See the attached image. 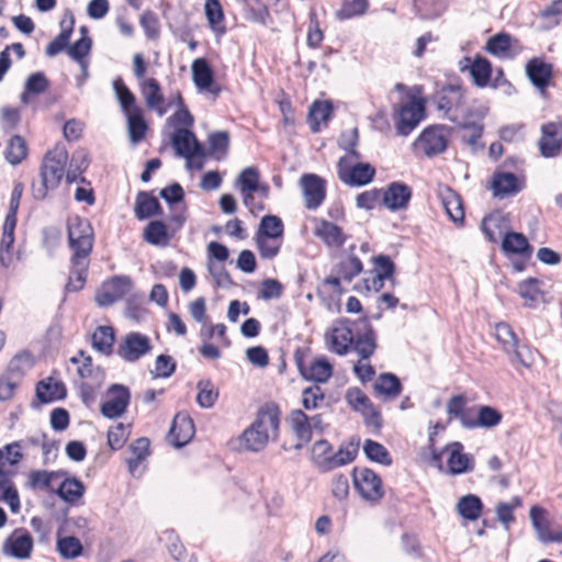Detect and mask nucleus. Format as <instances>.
<instances>
[{"label": "nucleus", "mask_w": 562, "mask_h": 562, "mask_svg": "<svg viewBox=\"0 0 562 562\" xmlns=\"http://www.w3.org/2000/svg\"><path fill=\"white\" fill-rule=\"evenodd\" d=\"M280 408L274 402L265 403L258 411L255 420L247 427L240 441L244 447L252 452L265 449L269 439L276 440L280 427Z\"/></svg>", "instance_id": "obj_1"}, {"label": "nucleus", "mask_w": 562, "mask_h": 562, "mask_svg": "<svg viewBox=\"0 0 562 562\" xmlns=\"http://www.w3.org/2000/svg\"><path fill=\"white\" fill-rule=\"evenodd\" d=\"M67 161L68 153L64 146H56L45 155L40 171L41 180L33 182L31 188L35 200H44L49 190L59 186L63 177L66 176Z\"/></svg>", "instance_id": "obj_2"}, {"label": "nucleus", "mask_w": 562, "mask_h": 562, "mask_svg": "<svg viewBox=\"0 0 562 562\" xmlns=\"http://www.w3.org/2000/svg\"><path fill=\"white\" fill-rule=\"evenodd\" d=\"M67 233L71 258H89L93 249V228L87 218L79 215L69 216Z\"/></svg>", "instance_id": "obj_3"}, {"label": "nucleus", "mask_w": 562, "mask_h": 562, "mask_svg": "<svg viewBox=\"0 0 562 562\" xmlns=\"http://www.w3.org/2000/svg\"><path fill=\"white\" fill-rule=\"evenodd\" d=\"M351 474L355 488L363 499L373 504L382 499L384 496L382 480L373 470L356 467Z\"/></svg>", "instance_id": "obj_4"}, {"label": "nucleus", "mask_w": 562, "mask_h": 562, "mask_svg": "<svg viewBox=\"0 0 562 562\" xmlns=\"http://www.w3.org/2000/svg\"><path fill=\"white\" fill-rule=\"evenodd\" d=\"M355 323L348 318H340L325 333V340L329 351L338 355H347L353 345V331L351 326Z\"/></svg>", "instance_id": "obj_5"}, {"label": "nucleus", "mask_w": 562, "mask_h": 562, "mask_svg": "<svg viewBox=\"0 0 562 562\" xmlns=\"http://www.w3.org/2000/svg\"><path fill=\"white\" fill-rule=\"evenodd\" d=\"M448 128L445 125L436 124L426 127L414 142L416 148L427 157H434L443 153L448 147Z\"/></svg>", "instance_id": "obj_6"}, {"label": "nucleus", "mask_w": 562, "mask_h": 562, "mask_svg": "<svg viewBox=\"0 0 562 562\" xmlns=\"http://www.w3.org/2000/svg\"><path fill=\"white\" fill-rule=\"evenodd\" d=\"M396 111V132L398 135L407 136L419 124L425 116V101L415 97Z\"/></svg>", "instance_id": "obj_7"}, {"label": "nucleus", "mask_w": 562, "mask_h": 562, "mask_svg": "<svg viewBox=\"0 0 562 562\" xmlns=\"http://www.w3.org/2000/svg\"><path fill=\"white\" fill-rule=\"evenodd\" d=\"M338 178L350 187H362L370 183L375 176V168L368 162L348 165V157H340L337 162Z\"/></svg>", "instance_id": "obj_8"}, {"label": "nucleus", "mask_w": 562, "mask_h": 562, "mask_svg": "<svg viewBox=\"0 0 562 562\" xmlns=\"http://www.w3.org/2000/svg\"><path fill=\"white\" fill-rule=\"evenodd\" d=\"M153 346L149 338L138 331H131L125 335L123 341L116 349L117 356L126 362H135L149 353Z\"/></svg>", "instance_id": "obj_9"}, {"label": "nucleus", "mask_w": 562, "mask_h": 562, "mask_svg": "<svg viewBox=\"0 0 562 562\" xmlns=\"http://www.w3.org/2000/svg\"><path fill=\"white\" fill-rule=\"evenodd\" d=\"M307 210L318 209L326 199V181L315 173H304L299 180Z\"/></svg>", "instance_id": "obj_10"}, {"label": "nucleus", "mask_w": 562, "mask_h": 562, "mask_svg": "<svg viewBox=\"0 0 562 562\" xmlns=\"http://www.w3.org/2000/svg\"><path fill=\"white\" fill-rule=\"evenodd\" d=\"M172 147L179 157L186 158L188 161L195 157H204L205 150L198 140L194 133L189 128H178L171 138Z\"/></svg>", "instance_id": "obj_11"}, {"label": "nucleus", "mask_w": 562, "mask_h": 562, "mask_svg": "<svg viewBox=\"0 0 562 562\" xmlns=\"http://www.w3.org/2000/svg\"><path fill=\"white\" fill-rule=\"evenodd\" d=\"M530 520L535 528L538 539L543 543H562V527L557 526L551 529L550 521L547 519V510L539 505L530 508Z\"/></svg>", "instance_id": "obj_12"}, {"label": "nucleus", "mask_w": 562, "mask_h": 562, "mask_svg": "<svg viewBox=\"0 0 562 562\" xmlns=\"http://www.w3.org/2000/svg\"><path fill=\"white\" fill-rule=\"evenodd\" d=\"M108 393L111 397L101 404V414L106 418H116L123 415L128 407L131 393L123 384H112Z\"/></svg>", "instance_id": "obj_13"}, {"label": "nucleus", "mask_w": 562, "mask_h": 562, "mask_svg": "<svg viewBox=\"0 0 562 562\" xmlns=\"http://www.w3.org/2000/svg\"><path fill=\"white\" fill-rule=\"evenodd\" d=\"M463 91L459 85H446L438 90L434 95V102L436 103L437 110L445 113V117L453 123H458L454 116H450L449 112L453 108H458L463 103Z\"/></svg>", "instance_id": "obj_14"}, {"label": "nucleus", "mask_w": 562, "mask_h": 562, "mask_svg": "<svg viewBox=\"0 0 562 562\" xmlns=\"http://www.w3.org/2000/svg\"><path fill=\"white\" fill-rule=\"evenodd\" d=\"M528 79L542 94L550 86L553 77V66L542 58L533 57L525 65Z\"/></svg>", "instance_id": "obj_15"}, {"label": "nucleus", "mask_w": 562, "mask_h": 562, "mask_svg": "<svg viewBox=\"0 0 562 562\" xmlns=\"http://www.w3.org/2000/svg\"><path fill=\"white\" fill-rule=\"evenodd\" d=\"M194 432L193 419L186 413H178L168 432V440L173 447L181 448L191 441Z\"/></svg>", "instance_id": "obj_16"}, {"label": "nucleus", "mask_w": 562, "mask_h": 562, "mask_svg": "<svg viewBox=\"0 0 562 562\" xmlns=\"http://www.w3.org/2000/svg\"><path fill=\"white\" fill-rule=\"evenodd\" d=\"M413 192L404 182H391L383 191V204L392 212L407 209Z\"/></svg>", "instance_id": "obj_17"}, {"label": "nucleus", "mask_w": 562, "mask_h": 562, "mask_svg": "<svg viewBox=\"0 0 562 562\" xmlns=\"http://www.w3.org/2000/svg\"><path fill=\"white\" fill-rule=\"evenodd\" d=\"M2 550L15 559H27L33 550V538L26 530L18 529L7 538Z\"/></svg>", "instance_id": "obj_18"}, {"label": "nucleus", "mask_w": 562, "mask_h": 562, "mask_svg": "<svg viewBox=\"0 0 562 562\" xmlns=\"http://www.w3.org/2000/svg\"><path fill=\"white\" fill-rule=\"evenodd\" d=\"M358 449L359 439L353 440L352 438L347 445H341L336 453L324 458V460L319 462V471L329 472L336 468L351 463L357 457Z\"/></svg>", "instance_id": "obj_19"}, {"label": "nucleus", "mask_w": 562, "mask_h": 562, "mask_svg": "<svg viewBox=\"0 0 562 562\" xmlns=\"http://www.w3.org/2000/svg\"><path fill=\"white\" fill-rule=\"evenodd\" d=\"M288 423L297 439L294 449L300 450L312 440L310 417L297 408L290 412Z\"/></svg>", "instance_id": "obj_20"}, {"label": "nucleus", "mask_w": 562, "mask_h": 562, "mask_svg": "<svg viewBox=\"0 0 562 562\" xmlns=\"http://www.w3.org/2000/svg\"><path fill=\"white\" fill-rule=\"evenodd\" d=\"M522 186L513 172H495L492 179V190L495 198L504 199L516 195Z\"/></svg>", "instance_id": "obj_21"}, {"label": "nucleus", "mask_w": 562, "mask_h": 562, "mask_svg": "<svg viewBox=\"0 0 562 562\" xmlns=\"http://www.w3.org/2000/svg\"><path fill=\"white\" fill-rule=\"evenodd\" d=\"M463 445L459 441L450 442L446 446L449 452L448 468L449 472L453 475L473 471V463L471 458L463 453Z\"/></svg>", "instance_id": "obj_22"}, {"label": "nucleus", "mask_w": 562, "mask_h": 562, "mask_svg": "<svg viewBox=\"0 0 562 562\" xmlns=\"http://www.w3.org/2000/svg\"><path fill=\"white\" fill-rule=\"evenodd\" d=\"M359 323L363 325L364 333L355 335L353 349L361 359H369L376 349L375 331L372 328L368 317H362Z\"/></svg>", "instance_id": "obj_23"}, {"label": "nucleus", "mask_w": 562, "mask_h": 562, "mask_svg": "<svg viewBox=\"0 0 562 562\" xmlns=\"http://www.w3.org/2000/svg\"><path fill=\"white\" fill-rule=\"evenodd\" d=\"M502 250L507 255H518L528 260L532 254V246L521 233H506L502 240Z\"/></svg>", "instance_id": "obj_24"}, {"label": "nucleus", "mask_w": 562, "mask_h": 562, "mask_svg": "<svg viewBox=\"0 0 562 562\" xmlns=\"http://www.w3.org/2000/svg\"><path fill=\"white\" fill-rule=\"evenodd\" d=\"M66 395L67 390L65 384L53 378L42 380L36 385V397L41 403L47 404L54 401L64 400Z\"/></svg>", "instance_id": "obj_25"}, {"label": "nucleus", "mask_w": 562, "mask_h": 562, "mask_svg": "<svg viewBox=\"0 0 562 562\" xmlns=\"http://www.w3.org/2000/svg\"><path fill=\"white\" fill-rule=\"evenodd\" d=\"M542 136L539 140L540 153L543 157H555L562 148V139L558 138V127L554 123L543 124L541 127Z\"/></svg>", "instance_id": "obj_26"}, {"label": "nucleus", "mask_w": 562, "mask_h": 562, "mask_svg": "<svg viewBox=\"0 0 562 562\" xmlns=\"http://www.w3.org/2000/svg\"><path fill=\"white\" fill-rule=\"evenodd\" d=\"M314 234L330 248L342 247L347 239V236L338 225L326 220L321 221L319 225L315 228Z\"/></svg>", "instance_id": "obj_27"}, {"label": "nucleus", "mask_w": 562, "mask_h": 562, "mask_svg": "<svg viewBox=\"0 0 562 562\" xmlns=\"http://www.w3.org/2000/svg\"><path fill=\"white\" fill-rule=\"evenodd\" d=\"M70 362L78 364L77 373L81 380H91L97 384L103 380V370L100 367H93L91 356L83 350H79L78 357H72Z\"/></svg>", "instance_id": "obj_28"}, {"label": "nucleus", "mask_w": 562, "mask_h": 562, "mask_svg": "<svg viewBox=\"0 0 562 562\" xmlns=\"http://www.w3.org/2000/svg\"><path fill=\"white\" fill-rule=\"evenodd\" d=\"M135 216L138 220H146L162 214V207L157 198L146 191H139L135 200Z\"/></svg>", "instance_id": "obj_29"}, {"label": "nucleus", "mask_w": 562, "mask_h": 562, "mask_svg": "<svg viewBox=\"0 0 562 562\" xmlns=\"http://www.w3.org/2000/svg\"><path fill=\"white\" fill-rule=\"evenodd\" d=\"M334 108L330 101H314L308 111V123L313 133L321 131V124L327 123L333 114Z\"/></svg>", "instance_id": "obj_30"}, {"label": "nucleus", "mask_w": 562, "mask_h": 562, "mask_svg": "<svg viewBox=\"0 0 562 562\" xmlns=\"http://www.w3.org/2000/svg\"><path fill=\"white\" fill-rule=\"evenodd\" d=\"M192 77L195 87L201 91L210 90L214 83V71L204 58L192 63Z\"/></svg>", "instance_id": "obj_31"}, {"label": "nucleus", "mask_w": 562, "mask_h": 562, "mask_svg": "<svg viewBox=\"0 0 562 562\" xmlns=\"http://www.w3.org/2000/svg\"><path fill=\"white\" fill-rule=\"evenodd\" d=\"M115 333L112 326H98L91 336L92 347L104 356L113 353Z\"/></svg>", "instance_id": "obj_32"}, {"label": "nucleus", "mask_w": 562, "mask_h": 562, "mask_svg": "<svg viewBox=\"0 0 562 562\" xmlns=\"http://www.w3.org/2000/svg\"><path fill=\"white\" fill-rule=\"evenodd\" d=\"M127 119L128 137L133 145L140 143L146 135L148 125L144 119L142 108H135L131 113L125 114Z\"/></svg>", "instance_id": "obj_33"}, {"label": "nucleus", "mask_w": 562, "mask_h": 562, "mask_svg": "<svg viewBox=\"0 0 562 562\" xmlns=\"http://www.w3.org/2000/svg\"><path fill=\"white\" fill-rule=\"evenodd\" d=\"M71 270L70 277L66 284V290L69 292H77L85 285L89 260L88 258H70Z\"/></svg>", "instance_id": "obj_34"}, {"label": "nucleus", "mask_w": 562, "mask_h": 562, "mask_svg": "<svg viewBox=\"0 0 562 562\" xmlns=\"http://www.w3.org/2000/svg\"><path fill=\"white\" fill-rule=\"evenodd\" d=\"M374 392L389 400L396 398L402 393L401 380L393 373H381L373 384Z\"/></svg>", "instance_id": "obj_35"}, {"label": "nucleus", "mask_w": 562, "mask_h": 562, "mask_svg": "<svg viewBox=\"0 0 562 562\" xmlns=\"http://www.w3.org/2000/svg\"><path fill=\"white\" fill-rule=\"evenodd\" d=\"M89 162L90 160L86 150H76L70 158L69 166L66 171V181L68 183L76 181L85 183L86 178L81 175L87 170Z\"/></svg>", "instance_id": "obj_36"}, {"label": "nucleus", "mask_w": 562, "mask_h": 562, "mask_svg": "<svg viewBox=\"0 0 562 562\" xmlns=\"http://www.w3.org/2000/svg\"><path fill=\"white\" fill-rule=\"evenodd\" d=\"M446 213L456 224H462L464 220V210L461 196L453 190L447 189L441 196Z\"/></svg>", "instance_id": "obj_37"}, {"label": "nucleus", "mask_w": 562, "mask_h": 562, "mask_svg": "<svg viewBox=\"0 0 562 562\" xmlns=\"http://www.w3.org/2000/svg\"><path fill=\"white\" fill-rule=\"evenodd\" d=\"M492 64L491 61L480 55L475 56L470 67V75L476 87H486L492 76Z\"/></svg>", "instance_id": "obj_38"}, {"label": "nucleus", "mask_w": 562, "mask_h": 562, "mask_svg": "<svg viewBox=\"0 0 562 562\" xmlns=\"http://www.w3.org/2000/svg\"><path fill=\"white\" fill-rule=\"evenodd\" d=\"M457 510L461 517L467 520H476L483 510V503L481 498L474 494L462 496L458 504Z\"/></svg>", "instance_id": "obj_39"}, {"label": "nucleus", "mask_w": 562, "mask_h": 562, "mask_svg": "<svg viewBox=\"0 0 562 562\" xmlns=\"http://www.w3.org/2000/svg\"><path fill=\"white\" fill-rule=\"evenodd\" d=\"M540 283V280L537 278H528L519 282L518 293L526 300V306L535 308L543 296L544 293L539 288Z\"/></svg>", "instance_id": "obj_40"}, {"label": "nucleus", "mask_w": 562, "mask_h": 562, "mask_svg": "<svg viewBox=\"0 0 562 562\" xmlns=\"http://www.w3.org/2000/svg\"><path fill=\"white\" fill-rule=\"evenodd\" d=\"M209 140V154L216 160H221L226 157L231 137L227 131L213 132L207 137Z\"/></svg>", "instance_id": "obj_41"}, {"label": "nucleus", "mask_w": 562, "mask_h": 562, "mask_svg": "<svg viewBox=\"0 0 562 562\" xmlns=\"http://www.w3.org/2000/svg\"><path fill=\"white\" fill-rule=\"evenodd\" d=\"M75 19L70 14V24L65 27V21L60 22L61 32L46 46L45 54L48 57H55L64 49H68V43L74 31Z\"/></svg>", "instance_id": "obj_42"}, {"label": "nucleus", "mask_w": 562, "mask_h": 562, "mask_svg": "<svg viewBox=\"0 0 562 562\" xmlns=\"http://www.w3.org/2000/svg\"><path fill=\"white\" fill-rule=\"evenodd\" d=\"M505 217L501 212L491 213L482 220L481 229L486 239L491 243H497L503 232Z\"/></svg>", "instance_id": "obj_43"}, {"label": "nucleus", "mask_w": 562, "mask_h": 562, "mask_svg": "<svg viewBox=\"0 0 562 562\" xmlns=\"http://www.w3.org/2000/svg\"><path fill=\"white\" fill-rule=\"evenodd\" d=\"M27 151L25 139L20 135H13L8 142L4 157L10 165L16 166L26 158Z\"/></svg>", "instance_id": "obj_44"}, {"label": "nucleus", "mask_w": 562, "mask_h": 562, "mask_svg": "<svg viewBox=\"0 0 562 562\" xmlns=\"http://www.w3.org/2000/svg\"><path fill=\"white\" fill-rule=\"evenodd\" d=\"M140 91L149 109H158L164 103L160 83L155 78L145 79L140 83Z\"/></svg>", "instance_id": "obj_45"}, {"label": "nucleus", "mask_w": 562, "mask_h": 562, "mask_svg": "<svg viewBox=\"0 0 562 562\" xmlns=\"http://www.w3.org/2000/svg\"><path fill=\"white\" fill-rule=\"evenodd\" d=\"M362 448L366 457L370 461L385 467H390L393 463V459L389 450L382 443L372 439H366Z\"/></svg>", "instance_id": "obj_46"}, {"label": "nucleus", "mask_w": 562, "mask_h": 562, "mask_svg": "<svg viewBox=\"0 0 562 562\" xmlns=\"http://www.w3.org/2000/svg\"><path fill=\"white\" fill-rule=\"evenodd\" d=\"M204 12L210 27L217 34H224L226 29L221 25L224 21V11L220 0H205Z\"/></svg>", "instance_id": "obj_47"}, {"label": "nucleus", "mask_w": 562, "mask_h": 562, "mask_svg": "<svg viewBox=\"0 0 562 562\" xmlns=\"http://www.w3.org/2000/svg\"><path fill=\"white\" fill-rule=\"evenodd\" d=\"M86 487L81 481L76 477L65 479L57 490V494L65 502L74 504L85 494Z\"/></svg>", "instance_id": "obj_48"}, {"label": "nucleus", "mask_w": 562, "mask_h": 562, "mask_svg": "<svg viewBox=\"0 0 562 562\" xmlns=\"http://www.w3.org/2000/svg\"><path fill=\"white\" fill-rule=\"evenodd\" d=\"M144 238L155 246H166L169 240L168 227L161 221H151L144 231Z\"/></svg>", "instance_id": "obj_49"}, {"label": "nucleus", "mask_w": 562, "mask_h": 562, "mask_svg": "<svg viewBox=\"0 0 562 562\" xmlns=\"http://www.w3.org/2000/svg\"><path fill=\"white\" fill-rule=\"evenodd\" d=\"M283 223L279 216L265 215L259 225L257 236L263 238L277 239L283 235Z\"/></svg>", "instance_id": "obj_50"}, {"label": "nucleus", "mask_w": 562, "mask_h": 562, "mask_svg": "<svg viewBox=\"0 0 562 562\" xmlns=\"http://www.w3.org/2000/svg\"><path fill=\"white\" fill-rule=\"evenodd\" d=\"M196 403L203 408H211L218 398V390L211 380H201L196 384Z\"/></svg>", "instance_id": "obj_51"}, {"label": "nucleus", "mask_w": 562, "mask_h": 562, "mask_svg": "<svg viewBox=\"0 0 562 562\" xmlns=\"http://www.w3.org/2000/svg\"><path fill=\"white\" fill-rule=\"evenodd\" d=\"M512 36L508 33L501 32L490 37L486 42L485 49L493 56H507L512 48Z\"/></svg>", "instance_id": "obj_52"}, {"label": "nucleus", "mask_w": 562, "mask_h": 562, "mask_svg": "<svg viewBox=\"0 0 562 562\" xmlns=\"http://www.w3.org/2000/svg\"><path fill=\"white\" fill-rule=\"evenodd\" d=\"M333 374L331 364L321 358L316 359L307 369L305 376L303 378L306 381H314L317 383L326 382Z\"/></svg>", "instance_id": "obj_53"}, {"label": "nucleus", "mask_w": 562, "mask_h": 562, "mask_svg": "<svg viewBox=\"0 0 562 562\" xmlns=\"http://www.w3.org/2000/svg\"><path fill=\"white\" fill-rule=\"evenodd\" d=\"M369 8L368 0H344L342 5L336 11L338 20H349L355 16L363 15Z\"/></svg>", "instance_id": "obj_54"}, {"label": "nucleus", "mask_w": 562, "mask_h": 562, "mask_svg": "<svg viewBox=\"0 0 562 562\" xmlns=\"http://www.w3.org/2000/svg\"><path fill=\"white\" fill-rule=\"evenodd\" d=\"M113 88L124 114L131 113L135 108H139L136 105L134 93L123 83L121 78L114 80Z\"/></svg>", "instance_id": "obj_55"}, {"label": "nucleus", "mask_w": 562, "mask_h": 562, "mask_svg": "<svg viewBox=\"0 0 562 562\" xmlns=\"http://www.w3.org/2000/svg\"><path fill=\"white\" fill-rule=\"evenodd\" d=\"M244 16L249 22L267 25L270 19V12L263 2L256 0V5H251L250 3L244 5Z\"/></svg>", "instance_id": "obj_56"}, {"label": "nucleus", "mask_w": 562, "mask_h": 562, "mask_svg": "<svg viewBox=\"0 0 562 562\" xmlns=\"http://www.w3.org/2000/svg\"><path fill=\"white\" fill-rule=\"evenodd\" d=\"M502 413L488 405L479 407L476 415V428H493L502 422Z\"/></svg>", "instance_id": "obj_57"}, {"label": "nucleus", "mask_w": 562, "mask_h": 562, "mask_svg": "<svg viewBox=\"0 0 562 562\" xmlns=\"http://www.w3.org/2000/svg\"><path fill=\"white\" fill-rule=\"evenodd\" d=\"M363 269L361 260L356 255H350L337 266V273L347 282H350Z\"/></svg>", "instance_id": "obj_58"}, {"label": "nucleus", "mask_w": 562, "mask_h": 562, "mask_svg": "<svg viewBox=\"0 0 562 562\" xmlns=\"http://www.w3.org/2000/svg\"><path fill=\"white\" fill-rule=\"evenodd\" d=\"M57 549L61 557L66 559H76L82 554L83 547L80 540L74 536H68L57 541Z\"/></svg>", "instance_id": "obj_59"}, {"label": "nucleus", "mask_w": 562, "mask_h": 562, "mask_svg": "<svg viewBox=\"0 0 562 562\" xmlns=\"http://www.w3.org/2000/svg\"><path fill=\"white\" fill-rule=\"evenodd\" d=\"M104 285L120 301L132 290L133 282L128 276H115L106 281Z\"/></svg>", "instance_id": "obj_60"}, {"label": "nucleus", "mask_w": 562, "mask_h": 562, "mask_svg": "<svg viewBox=\"0 0 562 562\" xmlns=\"http://www.w3.org/2000/svg\"><path fill=\"white\" fill-rule=\"evenodd\" d=\"M259 171L256 167L245 168L238 176L236 182L241 192H256L259 183Z\"/></svg>", "instance_id": "obj_61"}, {"label": "nucleus", "mask_w": 562, "mask_h": 562, "mask_svg": "<svg viewBox=\"0 0 562 562\" xmlns=\"http://www.w3.org/2000/svg\"><path fill=\"white\" fill-rule=\"evenodd\" d=\"M130 428L131 425L119 423L108 430V445L111 449L119 450L125 445L131 434Z\"/></svg>", "instance_id": "obj_62"}, {"label": "nucleus", "mask_w": 562, "mask_h": 562, "mask_svg": "<svg viewBox=\"0 0 562 562\" xmlns=\"http://www.w3.org/2000/svg\"><path fill=\"white\" fill-rule=\"evenodd\" d=\"M495 337L503 345L507 353H510L513 347H517V336L512 327L506 323H499L495 327Z\"/></svg>", "instance_id": "obj_63"}, {"label": "nucleus", "mask_w": 562, "mask_h": 562, "mask_svg": "<svg viewBox=\"0 0 562 562\" xmlns=\"http://www.w3.org/2000/svg\"><path fill=\"white\" fill-rule=\"evenodd\" d=\"M324 400V392L318 385L308 386L302 392V405L306 411L318 408Z\"/></svg>", "instance_id": "obj_64"}]
</instances>
